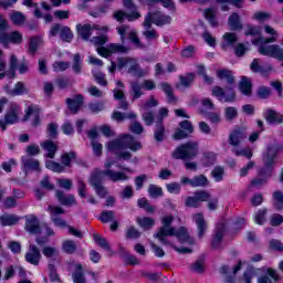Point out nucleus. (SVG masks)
Listing matches in <instances>:
<instances>
[{
	"label": "nucleus",
	"mask_w": 283,
	"mask_h": 283,
	"mask_svg": "<svg viewBox=\"0 0 283 283\" xmlns=\"http://www.w3.org/2000/svg\"><path fill=\"white\" fill-rule=\"evenodd\" d=\"M107 149L111 154H114L118 160H130L132 153L123 149H130V151H138L143 149V144L136 140V138L129 134L120 135L118 138L107 144Z\"/></svg>",
	"instance_id": "f257e3e1"
},
{
	"label": "nucleus",
	"mask_w": 283,
	"mask_h": 283,
	"mask_svg": "<svg viewBox=\"0 0 283 283\" xmlns=\"http://www.w3.org/2000/svg\"><path fill=\"white\" fill-rule=\"evenodd\" d=\"M217 76L221 81H227L230 87L224 90L221 86H213L211 88L212 96L218 98L220 103H235V91L233 90L235 78L233 77V73L229 70H220L217 72Z\"/></svg>",
	"instance_id": "f03ea898"
},
{
	"label": "nucleus",
	"mask_w": 283,
	"mask_h": 283,
	"mask_svg": "<svg viewBox=\"0 0 283 283\" xmlns=\"http://www.w3.org/2000/svg\"><path fill=\"white\" fill-rule=\"evenodd\" d=\"M200 154V144L196 140H189L179 145L171 154L175 160H193Z\"/></svg>",
	"instance_id": "7ed1b4c3"
},
{
	"label": "nucleus",
	"mask_w": 283,
	"mask_h": 283,
	"mask_svg": "<svg viewBox=\"0 0 283 283\" xmlns=\"http://www.w3.org/2000/svg\"><path fill=\"white\" fill-rule=\"evenodd\" d=\"M103 176H106L111 182H125V180H129V177L124 171H116V170H98L96 169L90 178V184L92 187H98L103 185Z\"/></svg>",
	"instance_id": "20e7f679"
},
{
	"label": "nucleus",
	"mask_w": 283,
	"mask_h": 283,
	"mask_svg": "<svg viewBox=\"0 0 283 283\" xmlns=\"http://www.w3.org/2000/svg\"><path fill=\"white\" fill-rule=\"evenodd\" d=\"M174 222V217L166 216L161 218L163 226L158 229L157 233L154 234V238H157L161 244L165 247H171V242L167 240V238L174 235L175 229L171 227V223Z\"/></svg>",
	"instance_id": "39448f33"
},
{
	"label": "nucleus",
	"mask_w": 283,
	"mask_h": 283,
	"mask_svg": "<svg viewBox=\"0 0 283 283\" xmlns=\"http://www.w3.org/2000/svg\"><path fill=\"white\" fill-rule=\"evenodd\" d=\"M129 87L133 101H138L140 96H145V92H143V90H146L148 92H151V90H156V82H154V80H144L140 84V82L138 81H132L129 83Z\"/></svg>",
	"instance_id": "423d86ee"
},
{
	"label": "nucleus",
	"mask_w": 283,
	"mask_h": 283,
	"mask_svg": "<svg viewBox=\"0 0 283 283\" xmlns=\"http://www.w3.org/2000/svg\"><path fill=\"white\" fill-rule=\"evenodd\" d=\"M19 116H21V106L15 102H11L7 114L4 115V120L0 118V127L2 132H6L7 125H14L19 123Z\"/></svg>",
	"instance_id": "0eeeda50"
},
{
	"label": "nucleus",
	"mask_w": 283,
	"mask_h": 283,
	"mask_svg": "<svg viewBox=\"0 0 283 283\" xmlns=\"http://www.w3.org/2000/svg\"><path fill=\"white\" fill-rule=\"evenodd\" d=\"M282 144H270L266 146L265 153L263 154V163L266 169H273V167H275V160H277V156L282 154Z\"/></svg>",
	"instance_id": "6e6552de"
},
{
	"label": "nucleus",
	"mask_w": 283,
	"mask_h": 283,
	"mask_svg": "<svg viewBox=\"0 0 283 283\" xmlns=\"http://www.w3.org/2000/svg\"><path fill=\"white\" fill-rule=\"evenodd\" d=\"M50 36H56V34H60L61 41L64 43H72V39H74V33H72V29L70 27H65L59 23H55L51 27Z\"/></svg>",
	"instance_id": "1a4fd4ad"
},
{
	"label": "nucleus",
	"mask_w": 283,
	"mask_h": 283,
	"mask_svg": "<svg viewBox=\"0 0 283 283\" xmlns=\"http://www.w3.org/2000/svg\"><path fill=\"white\" fill-rule=\"evenodd\" d=\"M24 231L30 235L41 234V221L34 214H27L24 217Z\"/></svg>",
	"instance_id": "9d476101"
},
{
	"label": "nucleus",
	"mask_w": 283,
	"mask_h": 283,
	"mask_svg": "<svg viewBox=\"0 0 283 283\" xmlns=\"http://www.w3.org/2000/svg\"><path fill=\"white\" fill-rule=\"evenodd\" d=\"M147 18H149V23L150 25H157L158 28H163V25H169V23H171V18L169 15H166L165 13L160 12V11H156V12H148L145 15V20L147 21Z\"/></svg>",
	"instance_id": "9b49d317"
},
{
	"label": "nucleus",
	"mask_w": 283,
	"mask_h": 283,
	"mask_svg": "<svg viewBox=\"0 0 283 283\" xmlns=\"http://www.w3.org/2000/svg\"><path fill=\"white\" fill-rule=\"evenodd\" d=\"M43 255L41 254V250L35 244H29V249L24 254V260L28 264H32V266H39L41 264V260Z\"/></svg>",
	"instance_id": "f8f14e48"
},
{
	"label": "nucleus",
	"mask_w": 283,
	"mask_h": 283,
	"mask_svg": "<svg viewBox=\"0 0 283 283\" xmlns=\"http://www.w3.org/2000/svg\"><path fill=\"white\" fill-rule=\"evenodd\" d=\"M0 43L3 44L4 48H8L10 43L19 45L23 43V35L19 31H13L11 33L4 31L3 33H0Z\"/></svg>",
	"instance_id": "ddd939ff"
},
{
	"label": "nucleus",
	"mask_w": 283,
	"mask_h": 283,
	"mask_svg": "<svg viewBox=\"0 0 283 283\" xmlns=\"http://www.w3.org/2000/svg\"><path fill=\"white\" fill-rule=\"evenodd\" d=\"M118 52L119 54H127L129 52V48L123 45V44H109L108 48L99 46L97 48V54L99 56H111L112 54Z\"/></svg>",
	"instance_id": "4468645a"
},
{
	"label": "nucleus",
	"mask_w": 283,
	"mask_h": 283,
	"mask_svg": "<svg viewBox=\"0 0 283 283\" xmlns=\"http://www.w3.org/2000/svg\"><path fill=\"white\" fill-rule=\"evenodd\" d=\"M21 165L24 174H30V171H41V163L30 156H22Z\"/></svg>",
	"instance_id": "2eb2a0df"
},
{
	"label": "nucleus",
	"mask_w": 283,
	"mask_h": 283,
	"mask_svg": "<svg viewBox=\"0 0 283 283\" xmlns=\"http://www.w3.org/2000/svg\"><path fill=\"white\" fill-rule=\"evenodd\" d=\"M49 211L51 213V220L55 227H60L61 229H65V227H67V222L59 217L65 213V210H63V208L49 206Z\"/></svg>",
	"instance_id": "dca6fc26"
},
{
	"label": "nucleus",
	"mask_w": 283,
	"mask_h": 283,
	"mask_svg": "<svg viewBox=\"0 0 283 283\" xmlns=\"http://www.w3.org/2000/svg\"><path fill=\"white\" fill-rule=\"evenodd\" d=\"M263 30L265 34H270V38L259 36L258 39L252 40V43H275L280 38V33L269 24H265Z\"/></svg>",
	"instance_id": "f3484780"
},
{
	"label": "nucleus",
	"mask_w": 283,
	"mask_h": 283,
	"mask_svg": "<svg viewBox=\"0 0 283 283\" xmlns=\"http://www.w3.org/2000/svg\"><path fill=\"white\" fill-rule=\"evenodd\" d=\"M247 138V129L242 127L234 128L228 138L229 145L232 147H238L242 140Z\"/></svg>",
	"instance_id": "a211bd4d"
},
{
	"label": "nucleus",
	"mask_w": 283,
	"mask_h": 283,
	"mask_svg": "<svg viewBox=\"0 0 283 283\" xmlns=\"http://www.w3.org/2000/svg\"><path fill=\"white\" fill-rule=\"evenodd\" d=\"M192 221L195 222L197 227V237L199 240H202L205 238V233H207V220H205V214L202 213H196L192 214Z\"/></svg>",
	"instance_id": "6ab92c4d"
},
{
	"label": "nucleus",
	"mask_w": 283,
	"mask_h": 283,
	"mask_svg": "<svg viewBox=\"0 0 283 283\" xmlns=\"http://www.w3.org/2000/svg\"><path fill=\"white\" fill-rule=\"evenodd\" d=\"M41 108L36 105H29L25 109V115L23 120H30L32 118L33 127H36L41 123Z\"/></svg>",
	"instance_id": "aec40b11"
},
{
	"label": "nucleus",
	"mask_w": 283,
	"mask_h": 283,
	"mask_svg": "<svg viewBox=\"0 0 283 283\" xmlns=\"http://www.w3.org/2000/svg\"><path fill=\"white\" fill-rule=\"evenodd\" d=\"M263 274L258 277V283H273L280 280V274L273 268H263Z\"/></svg>",
	"instance_id": "412c9836"
},
{
	"label": "nucleus",
	"mask_w": 283,
	"mask_h": 283,
	"mask_svg": "<svg viewBox=\"0 0 283 283\" xmlns=\"http://www.w3.org/2000/svg\"><path fill=\"white\" fill-rule=\"evenodd\" d=\"M113 17L116 21H118L119 23H123L125 21V19H127V21H138V19H140L142 14L136 9L132 10L130 13L119 10V11H116L113 14Z\"/></svg>",
	"instance_id": "4be33fe9"
},
{
	"label": "nucleus",
	"mask_w": 283,
	"mask_h": 283,
	"mask_svg": "<svg viewBox=\"0 0 283 283\" xmlns=\"http://www.w3.org/2000/svg\"><path fill=\"white\" fill-rule=\"evenodd\" d=\"M250 69L258 74H269L273 71V65L271 63H263L260 59H254L250 65Z\"/></svg>",
	"instance_id": "5701e85b"
},
{
	"label": "nucleus",
	"mask_w": 283,
	"mask_h": 283,
	"mask_svg": "<svg viewBox=\"0 0 283 283\" xmlns=\"http://www.w3.org/2000/svg\"><path fill=\"white\" fill-rule=\"evenodd\" d=\"M273 42H258V43H252L253 45L259 46V54H262V56H270L273 59V55L275 54V48L277 44H269Z\"/></svg>",
	"instance_id": "b1692460"
},
{
	"label": "nucleus",
	"mask_w": 283,
	"mask_h": 283,
	"mask_svg": "<svg viewBox=\"0 0 283 283\" xmlns=\"http://www.w3.org/2000/svg\"><path fill=\"white\" fill-rule=\"evenodd\" d=\"M55 198L57 199V202H60V205H63V207H72L74 205H77L74 195H65L63 190H56Z\"/></svg>",
	"instance_id": "393cba45"
},
{
	"label": "nucleus",
	"mask_w": 283,
	"mask_h": 283,
	"mask_svg": "<svg viewBox=\"0 0 283 283\" xmlns=\"http://www.w3.org/2000/svg\"><path fill=\"white\" fill-rule=\"evenodd\" d=\"M175 237H177V240L181 243V244H196V240H193V238H191L189 235V232H187V228L181 227L178 230L175 229L174 234Z\"/></svg>",
	"instance_id": "a878e982"
},
{
	"label": "nucleus",
	"mask_w": 283,
	"mask_h": 283,
	"mask_svg": "<svg viewBox=\"0 0 283 283\" xmlns=\"http://www.w3.org/2000/svg\"><path fill=\"white\" fill-rule=\"evenodd\" d=\"M226 228L222 223L217 226L214 234L212 237L211 247L212 249H220L222 247V239L224 238Z\"/></svg>",
	"instance_id": "bb28decb"
},
{
	"label": "nucleus",
	"mask_w": 283,
	"mask_h": 283,
	"mask_svg": "<svg viewBox=\"0 0 283 283\" xmlns=\"http://www.w3.org/2000/svg\"><path fill=\"white\" fill-rule=\"evenodd\" d=\"M4 92H7L9 96H23V94H28L29 90L23 82H18L13 88H10V85H6Z\"/></svg>",
	"instance_id": "cd10ccee"
},
{
	"label": "nucleus",
	"mask_w": 283,
	"mask_h": 283,
	"mask_svg": "<svg viewBox=\"0 0 283 283\" xmlns=\"http://www.w3.org/2000/svg\"><path fill=\"white\" fill-rule=\"evenodd\" d=\"M144 31H143V36L147 39V41H156L158 39L159 34L156 29H151V23L149 22V17L146 18L143 22Z\"/></svg>",
	"instance_id": "c85d7f7f"
},
{
	"label": "nucleus",
	"mask_w": 283,
	"mask_h": 283,
	"mask_svg": "<svg viewBox=\"0 0 283 283\" xmlns=\"http://www.w3.org/2000/svg\"><path fill=\"white\" fill-rule=\"evenodd\" d=\"M83 101L84 97L81 94L76 95L73 98H66V105L70 112H72V114H78V111L83 106Z\"/></svg>",
	"instance_id": "c756f323"
},
{
	"label": "nucleus",
	"mask_w": 283,
	"mask_h": 283,
	"mask_svg": "<svg viewBox=\"0 0 283 283\" xmlns=\"http://www.w3.org/2000/svg\"><path fill=\"white\" fill-rule=\"evenodd\" d=\"M264 118L270 125H280V123H283V115L275 112L273 108H269L264 113Z\"/></svg>",
	"instance_id": "7c9ffc66"
},
{
	"label": "nucleus",
	"mask_w": 283,
	"mask_h": 283,
	"mask_svg": "<svg viewBox=\"0 0 283 283\" xmlns=\"http://www.w3.org/2000/svg\"><path fill=\"white\" fill-rule=\"evenodd\" d=\"M40 147L46 151L45 157L51 158V160L54 158V156H56V151H59V146H56V144L50 139L41 142Z\"/></svg>",
	"instance_id": "2f4dec72"
},
{
	"label": "nucleus",
	"mask_w": 283,
	"mask_h": 283,
	"mask_svg": "<svg viewBox=\"0 0 283 283\" xmlns=\"http://www.w3.org/2000/svg\"><path fill=\"white\" fill-rule=\"evenodd\" d=\"M128 74H130V76H135V78H143V76L147 75V72H145V70L140 67L138 60L135 59L134 62H132L130 66L128 67Z\"/></svg>",
	"instance_id": "473e14b6"
},
{
	"label": "nucleus",
	"mask_w": 283,
	"mask_h": 283,
	"mask_svg": "<svg viewBox=\"0 0 283 283\" xmlns=\"http://www.w3.org/2000/svg\"><path fill=\"white\" fill-rule=\"evenodd\" d=\"M9 19L13 23V25L21 27L23 25V23H25L28 18L25 17V14H23V12L13 10L9 13Z\"/></svg>",
	"instance_id": "72a5a7b5"
},
{
	"label": "nucleus",
	"mask_w": 283,
	"mask_h": 283,
	"mask_svg": "<svg viewBox=\"0 0 283 283\" xmlns=\"http://www.w3.org/2000/svg\"><path fill=\"white\" fill-rule=\"evenodd\" d=\"M228 25L230 30L241 32L243 25H242V22L240 21V14H238V12H234L229 17Z\"/></svg>",
	"instance_id": "f704fd0d"
},
{
	"label": "nucleus",
	"mask_w": 283,
	"mask_h": 283,
	"mask_svg": "<svg viewBox=\"0 0 283 283\" xmlns=\"http://www.w3.org/2000/svg\"><path fill=\"white\" fill-rule=\"evenodd\" d=\"M160 90H163L167 96V102L170 103L171 105H176L178 102V98L176 95H174V88H171V85L168 83H161L160 84Z\"/></svg>",
	"instance_id": "c9c22d12"
},
{
	"label": "nucleus",
	"mask_w": 283,
	"mask_h": 283,
	"mask_svg": "<svg viewBox=\"0 0 283 283\" xmlns=\"http://www.w3.org/2000/svg\"><path fill=\"white\" fill-rule=\"evenodd\" d=\"M93 240L97 247H101V249H104V251H107L108 253H112V245L107 241V239L103 238L101 234H93Z\"/></svg>",
	"instance_id": "e433bc0d"
},
{
	"label": "nucleus",
	"mask_w": 283,
	"mask_h": 283,
	"mask_svg": "<svg viewBox=\"0 0 283 283\" xmlns=\"http://www.w3.org/2000/svg\"><path fill=\"white\" fill-rule=\"evenodd\" d=\"M239 90L241 94H243L244 96H251L252 94L251 80H249V77H242L239 84Z\"/></svg>",
	"instance_id": "4c0bfd02"
},
{
	"label": "nucleus",
	"mask_w": 283,
	"mask_h": 283,
	"mask_svg": "<svg viewBox=\"0 0 283 283\" xmlns=\"http://www.w3.org/2000/svg\"><path fill=\"white\" fill-rule=\"evenodd\" d=\"M76 30L80 34V36L83 39V41H87L90 39V36H92V25L90 24H77L76 25Z\"/></svg>",
	"instance_id": "58836bf2"
},
{
	"label": "nucleus",
	"mask_w": 283,
	"mask_h": 283,
	"mask_svg": "<svg viewBox=\"0 0 283 283\" xmlns=\"http://www.w3.org/2000/svg\"><path fill=\"white\" fill-rule=\"evenodd\" d=\"M78 249V245H76V242L72 240H66L62 243V251L64 253H67V255H74Z\"/></svg>",
	"instance_id": "ea45409f"
},
{
	"label": "nucleus",
	"mask_w": 283,
	"mask_h": 283,
	"mask_svg": "<svg viewBox=\"0 0 283 283\" xmlns=\"http://www.w3.org/2000/svg\"><path fill=\"white\" fill-rule=\"evenodd\" d=\"M19 222V218L14 214H4L0 217V223L2 227H12Z\"/></svg>",
	"instance_id": "a19ab883"
},
{
	"label": "nucleus",
	"mask_w": 283,
	"mask_h": 283,
	"mask_svg": "<svg viewBox=\"0 0 283 283\" xmlns=\"http://www.w3.org/2000/svg\"><path fill=\"white\" fill-rule=\"evenodd\" d=\"M44 258L48 260H56L59 258V249L54 247L46 245L42 249Z\"/></svg>",
	"instance_id": "79ce46f5"
},
{
	"label": "nucleus",
	"mask_w": 283,
	"mask_h": 283,
	"mask_svg": "<svg viewBox=\"0 0 283 283\" xmlns=\"http://www.w3.org/2000/svg\"><path fill=\"white\" fill-rule=\"evenodd\" d=\"M76 271L73 273L74 283H86L85 275H83V265L81 263L75 264Z\"/></svg>",
	"instance_id": "37998d69"
},
{
	"label": "nucleus",
	"mask_w": 283,
	"mask_h": 283,
	"mask_svg": "<svg viewBox=\"0 0 283 283\" xmlns=\"http://www.w3.org/2000/svg\"><path fill=\"white\" fill-rule=\"evenodd\" d=\"M46 169L54 171L55 174H63L65 171V166L54 161V160H46L45 161Z\"/></svg>",
	"instance_id": "c03bdc74"
},
{
	"label": "nucleus",
	"mask_w": 283,
	"mask_h": 283,
	"mask_svg": "<svg viewBox=\"0 0 283 283\" xmlns=\"http://www.w3.org/2000/svg\"><path fill=\"white\" fill-rule=\"evenodd\" d=\"M203 14L212 28H218V20L216 19L217 11L214 9H206Z\"/></svg>",
	"instance_id": "a18cd8bd"
},
{
	"label": "nucleus",
	"mask_w": 283,
	"mask_h": 283,
	"mask_svg": "<svg viewBox=\"0 0 283 283\" xmlns=\"http://www.w3.org/2000/svg\"><path fill=\"white\" fill-rule=\"evenodd\" d=\"M72 70L74 74H81L83 72V60H81V54L78 53L73 55Z\"/></svg>",
	"instance_id": "49530a36"
},
{
	"label": "nucleus",
	"mask_w": 283,
	"mask_h": 283,
	"mask_svg": "<svg viewBox=\"0 0 283 283\" xmlns=\"http://www.w3.org/2000/svg\"><path fill=\"white\" fill-rule=\"evenodd\" d=\"M128 39L135 45V48H137V50H145V44L140 42V39L138 38V34L136 33V31L130 30L128 32Z\"/></svg>",
	"instance_id": "de8ad7c7"
},
{
	"label": "nucleus",
	"mask_w": 283,
	"mask_h": 283,
	"mask_svg": "<svg viewBox=\"0 0 283 283\" xmlns=\"http://www.w3.org/2000/svg\"><path fill=\"white\" fill-rule=\"evenodd\" d=\"M155 140L158 143H163L165 140V126L163 123L157 122L155 133H154Z\"/></svg>",
	"instance_id": "09e8293b"
},
{
	"label": "nucleus",
	"mask_w": 283,
	"mask_h": 283,
	"mask_svg": "<svg viewBox=\"0 0 283 283\" xmlns=\"http://www.w3.org/2000/svg\"><path fill=\"white\" fill-rule=\"evenodd\" d=\"M192 187H209V179L205 175L192 178Z\"/></svg>",
	"instance_id": "8fccbe9b"
},
{
	"label": "nucleus",
	"mask_w": 283,
	"mask_h": 283,
	"mask_svg": "<svg viewBox=\"0 0 283 283\" xmlns=\"http://www.w3.org/2000/svg\"><path fill=\"white\" fill-rule=\"evenodd\" d=\"M137 224L142 227V229H151L154 224H156V221L153 218L148 217H143V218H137Z\"/></svg>",
	"instance_id": "3c124183"
},
{
	"label": "nucleus",
	"mask_w": 283,
	"mask_h": 283,
	"mask_svg": "<svg viewBox=\"0 0 283 283\" xmlns=\"http://www.w3.org/2000/svg\"><path fill=\"white\" fill-rule=\"evenodd\" d=\"M74 158H76V153L74 151L63 154L61 156L62 167H64V169L65 167H71L72 160H74Z\"/></svg>",
	"instance_id": "603ef678"
},
{
	"label": "nucleus",
	"mask_w": 283,
	"mask_h": 283,
	"mask_svg": "<svg viewBox=\"0 0 283 283\" xmlns=\"http://www.w3.org/2000/svg\"><path fill=\"white\" fill-rule=\"evenodd\" d=\"M252 19H254V21H259L260 23H264V21L271 20V12L258 11L253 13Z\"/></svg>",
	"instance_id": "864d4df0"
},
{
	"label": "nucleus",
	"mask_w": 283,
	"mask_h": 283,
	"mask_svg": "<svg viewBox=\"0 0 283 283\" xmlns=\"http://www.w3.org/2000/svg\"><path fill=\"white\" fill-rule=\"evenodd\" d=\"M195 198H197L199 205L200 202H209L211 200V193L207 190H199L193 193Z\"/></svg>",
	"instance_id": "5fc2aeb1"
},
{
	"label": "nucleus",
	"mask_w": 283,
	"mask_h": 283,
	"mask_svg": "<svg viewBox=\"0 0 283 283\" xmlns=\"http://www.w3.org/2000/svg\"><path fill=\"white\" fill-rule=\"evenodd\" d=\"M212 178H214L216 182H222L224 178V168L222 166H217L211 171Z\"/></svg>",
	"instance_id": "6e6d98bb"
},
{
	"label": "nucleus",
	"mask_w": 283,
	"mask_h": 283,
	"mask_svg": "<svg viewBox=\"0 0 283 283\" xmlns=\"http://www.w3.org/2000/svg\"><path fill=\"white\" fill-rule=\"evenodd\" d=\"M195 78H196V74L195 73H188L186 75H180L179 76L180 84L184 87H189V85H191L193 83Z\"/></svg>",
	"instance_id": "4d7b16f0"
},
{
	"label": "nucleus",
	"mask_w": 283,
	"mask_h": 283,
	"mask_svg": "<svg viewBox=\"0 0 283 283\" xmlns=\"http://www.w3.org/2000/svg\"><path fill=\"white\" fill-rule=\"evenodd\" d=\"M232 153L237 156H243L244 158H248V160L253 158V151L251 148H234L232 149Z\"/></svg>",
	"instance_id": "13d9d810"
},
{
	"label": "nucleus",
	"mask_w": 283,
	"mask_h": 283,
	"mask_svg": "<svg viewBox=\"0 0 283 283\" xmlns=\"http://www.w3.org/2000/svg\"><path fill=\"white\" fill-rule=\"evenodd\" d=\"M205 167H213L216 165V155L214 153H205L202 159Z\"/></svg>",
	"instance_id": "bf43d9fd"
},
{
	"label": "nucleus",
	"mask_w": 283,
	"mask_h": 283,
	"mask_svg": "<svg viewBox=\"0 0 283 283\" xmlns=\"http://www.w3.org/2000/svg\"><path fill=\"white\" fill-rule=\"evenodd\" d=\"M148 193H149L150 198H161L163 188H160L156 185H149L148 186Z\"/></svg>",
	"instance_id": "052dcab7"
},
{
	"label": "nucleus",
	"mask_w": 283,
	"mask_h": 283,
	"mask_svg": "<svg viewBox=\"0 0 283 283\" xmlns=\"http://www.w3.org/2000/svg\"><path fill=\"white\" fill-rule=\"evenodd\" d=\"M40 45H41V39L31 38L30 41H29V52L31 54H36V50H39Z\"/></svg>",
	"instance_id": "680f3d73"
},
{
	"label": "nucleus",
	"mask_w": 283,
	"mask_h": 283,
	"mask_svg": "<svg viewBox=\"0 0 283 283\" xmlns=\"http://www.w3.org/2000/svg\"><path fill=\"white\" fill-rule=\"evenodd\" d=\"M224 117L226 120H233L234 118H238V108L233 106H229L224 109Z\"/></svg>",
	"instance_id": "e2e57ef3"
},
{
	"label": "nucleus",
	"mask_w": 283,
	"mask_h": 283,
	"mask_svg": "<svg viewBox=\"0 0 283 283\" xmlns=\"http://www.w3.org/2000/svg\"><path fill=\"white\" fill-rule=\"evenodd\" d=\"M195 273H203L205 272V256L198 259L191 266Z\"/></svg>",
	"instance_id": "0e129e2a"
},
{
	"label": "nucleus",
	"mask_w": 283,
	"mask_h": 283,
	"mask_svg": "<svg viewBox=\"0 0 283 283\" xmlns=\"http://www.w3.org/2000/svg\"><path fill=\"white\" fill-rule=\"evenodd\" d=\"M129 129L133 134H137V136H140L143 132H145V127H143V124L140 122H132Z\"/></svg>",
	"instance_id": "69168bd1"
},
{
	"label": "nucleus",
	"mask_w": 283,
	"mask_h": 283,
	"mask_svg": "<svg viewBox=\"0 0 283 283\" xmlns=\"http://www.w3.org/2000/svg\"><path fill=\"white\" fill-rule=\"evenodd\" d=\"M46 134L49 138H56V136H59V125H56L55 123L49 124L46 128Z\"/></svg>",
	"instance_id": "338daca9"
},
{
	"label": "nucleus",
	"mask_w": 283,
	"mask_h": 283,
	"mask_svg": "<svg viewBox=\"0 0 283 283\" xmlns=\"http://www.w3.org/2000/svg\"><path fill=\"white\" fill-rule=\"evenodd\" d=\"M70 67V62L57 61L53 63L54 72H65Z\"/></svg>",
	"instance_id": "774afa93"
}]
</instances>
